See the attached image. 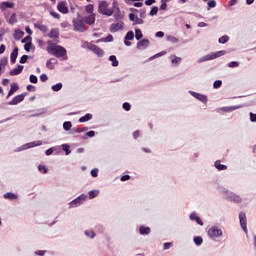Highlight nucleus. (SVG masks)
I'll return each instance as SVG.
<instances>
[{
  "instance_id": "31",
  "label": "nucleus",
  "mask_w": 256,
  "mask_h": 256,
  "mask_svg": "<svg viewBox=\"0 0 256 256\" xmlns=\"http://www.w3.org/2000/svg\"><path fill=\"white\" fill-rule=\"evenodd\" d=\"M8 23H9L10 25H15V23H17V14L13 13V14L10 16V19H9Z\"/></svg>"
},
{
  "instance_id": "13",
  "label": "nucleus",
  "mask_w": 256,
  "mask_h": 256,
  "mask_svg": "<svg viewBox=\"0 0 256 256\" xmlns=\"http://www.w3.org/2000/svg\"><path fill=\"white\" fill-rule=\"evenodd\" d=\"M113 8L115 9L114 17L115 19H123V14H121V10H119V6L117 5V2H113Z\"/></svg>"
},
{
  "instance_id": "45",
  "label": "nucleus",
  "mask_w": 256,
  "mask_h": 256,
  "mask_svg": "<svg viewBox=\"0 0 256 256\" xmlns=\"http://www.w3.org/2000/svg\"><path fill=\"white\" fill-rule=\"evenodd\" d=\"M86 13H93V4H89L85 8Z\"/></svg>"
},
{
  "instance_id": "26",
  "label": "nucleus",
  "mask_w": 256,
  "mask_h": 256,
  "mask_svg": "<svg viewBox=\"0 0 256 256\" xmlns=\"http://www.w3.org/2000/svg\"><path fill=\"white\" fill-rule=\"evenodd\" d=\"M243 108V105H239V106H232V107H225L223 108L224 111H226L227 113L231 112V111H235L237 109H241Z\"/></svg>"
},
{
  "instance_id": "57",
  "label": "nucleus",
  "mask_w": 256,
  "mask_h": 256,
  "mask_svg": "<svg viewBox=\"0 0 256 256\" xmlns=\"http://www.w3.org/2000/svg\"><path fill=\"white\" fill-rule=\"evenodd\" d=\"M181 62V58L174 56V58L172 59V63H180Z\"/></svg>"
},
{
  "instance_id": "41",
  "label": "nucleus",
  "mask_w": 256,
  "mask_h": 256,
  "mask_svg": "<svg viewBox=\"0 0 256 256\" xmlns=\"http://www.w3.org/2000/svg\"><path fill=\"white\" fill-rule=\"evenodd\" d=\"M71 127H72L71 122H64V124H63L64 131H69V129H71Z\"/></svg>"
},
{
  "instance_id": "55",
  "label": "nucleus",
  "mask_w": 256,
  "mask_h": 256,
  "mask_svg": "<svg viewBox=\"0 0 256 256\" xmlns=\"http://www.w3.org/2000/svg\"><path fill=\"white\" fill-rule=\"evenodd\" d=\"M51 17H54V19H59L60 15L57 12H50Z\"/></svg>"
},
{
  "instance_id": "40",
  "label": "nucleus",
  "mask_w": 256,
  "mask_h": 256,
  "mask_svg": "<svg viewBox=\"0 0 256 256\" xmlns=\"http://www.w3.org/2000/svg\"><path fill=\"white\" fill-rule=\"evenodd\" d=\"M53 59H49L47 62H46V67L47 69H55V66L53 65Z\"/></svg>"
},
{
  "instance_id": "17",
  "label": "nucleus",
  "mask_w": 256,
  "mask_h": 256,
  "mask_svg": "<svg viewBox=\"0 0 256 256\" xmlns=\"http://www.w3.org/2000/svg\"><path fill=\"white\" fill-rule=\"evenodd\" d=\"M16 91H19V85L17 83H12L11 88L8 92V97H11V95H13V93H15Z\"/></svg>"
},
{
  "instance_id": "11",
  "label": "nucleus",
  "mask_w": 256,
  "mask_h": 256,
  "mask_svg": "<svg viewBox=\"0 0 256 256\" xmlns=\"http://www.w3.org/2000/svg\"><path fill=\"white\" fill-rule=\"evenodd\" d=\"M123 29V22H117L110 26L111 33H117V31H121Z\"/></svg>"
},
{
  "instance_id": "6",
  "label": "nucleus",
  "mask_w": 256,
  "mask_h": 256,
  "mask_svg": "<svg viewBox=\"0 0 256 256\" xmlns=\"http://www.w3.org/2000/svg\"><path fill=\"white\" fill-rule=\"evenodd\" d=\"M73 25L75 31H79L80 33H83L85 31V24L83 23V20H73Z\"/></svg>"
},
{
  "instance_id": "53",
  "label": "nucleus",
  "mask_w": 256,
  "mask_h": 256,
  "mask_svg": "<svg viewBox=\"0 0 256 256\" xmlns=\"http://www.w3.org/2000/svg\"><path fill=\"white\" fill-rule=\"evenodd\" d=\"M38 170L39 171H43V173H47V167H45V166H43V165H40V166H38Z\"/></svg>"
},
{
  "instance_id": "3",
  "label": "nucleus",
  "mask_w": 256,
  "mask_h": 256,
  "mask_svg": "<svg viewBox=\"0 0 256 256\" xmlns=\"http://www.w3.org/2000/svg\"><path fill=\"white\" fill-rule=\"evenodd\" d=\"M222 55H225V51H218L215 53L208 54L198 60V63H203L205 61H211L213 59H217V57H222Z\"/></svg>"
},
{
  "instance_id": "29",
  "label": "nucleus",
  "mask_w": 256,
  "mask_h": 256,
  "mask_svg": "<svg viewBox=\"0 0 256 256\" xmlns=\"http://www.w3.org/2000/svg\"><path fill=\"white\" fill-rule=\"evenodd\" d=\"M215 167H216V169H218V171H225V169H227V167L225 165L221 164L220 161L215 162Z\"/></svg>"
},
{
  "instance_id": "14",
  "label": "nucleus",
  "mask_w": 256,
  "mask_h": 256,
  "mask_svg": "<svg viewBox=\"0 0 256 256\" xmlns=\"http://www.w3.org/2000/svg\"><path fill=\"white\" fill-rule=\"evenodd\" d=\"M23 73V65H19L17 68H14L10 71L11 77H15V75H21Z\"/></svg>"
},
{
  "instance_id": "51",
  "label": "nucleus",
  "mask_w": 256,
  "mask_h": 256,
  "mask_svg": "<svg viewBox=\"0 0 256 256\" xmlns=\"http://www.w3.org/2000/svg\"><path fill=\"white\" fill-rule=\"evenodd\" d=\"M171 247H173V243H171V242L164 243V249L165 250L171 249Z\"/></svg>"
},
{
  "instance_id": "52",
  "label": "nucleus",
  "mask_w": 256,
  "mask_h": 256,
  "mask_svg": "<svg viewBox=\"0 0 256 256\" xmlns=\"http://www.w3.org/2000/svg\"><path fill=\"white\" fill-rule=\"evenodd\" d=\"M238 65H239V62L232 61L228 64V67L233 68V67H237Z\"/></svg>"
},
{
  "instance_id": "61",
  "label": "nucleus",
  "mask_w": 256,
  "mask_h": 256,
  "mask_svg": "<svg viewBox=\"0 0 256 256\" xmlns=\"http://www.w3.org/2000/svg\"><path fill=\"white\" fill-rule=\"evenodd\" d=\"M160 9L162 11H165L167 9V2H162L161 6H160Z\"/></svg>"
},
{
  "instance_id": "62",
  "label": "nucleus",
  "mask_w": 256,
  "mask_h": 256,
  "mask_svg": "<svg viewBox=\"0 0 256 256\" xmlns=\"http://www.w3.org/2000/svg\"><path fill=\"white\" fill-rule=\"evenodd\" d=\"M25 51H31V43H27L24 45Z\"/></svg>"
},
{
  "instance_id": "59",
  "label": "nucleus",
  "mask_w": 256,
  "mask_h": 256,
  "mask_svg": "<svg viewBox=\"0 0 256 256\" xmlns=\"http://www.w3.org/2000/svg\"><path fill=\"white\" fill-rule=\"evenodd\" d=\"M87 137H95V131L91 130L89 132L86 133Z\"/></svg>"
},
{
  "instance_id": "20",
  "label": "nucleus",
  "mask_w": 256,
  "mask_h": 256,
  "mask_svg": "<svg viewBox=\"0 0 256 256\" xmlns=\"http://www.w3.org/2000/svg\"><path fill=\"white\" fill-rule=\"evenodd\" d=\"M87 25H93L95 23V14H91L90 16L84 19Z\"/></svg>"
},
{
  "instance_id": "10",
  "label": "nucleus",
  "mask_w": 256,
  "mask_h": 256,
  "mask_svg": "<svg viewBox=\"0 0 256 256\" xmlns=\"http://www.w3.org/2000/svg\"><path fill=\"white\" fill-rule=\"evenodd\" d=\"M40 145H43V141H41V140L30 142V143L24 145L21 150L23 151L25 149H31V147H39Z\"/></svg>"
},
{
  "instance_id": "37",
  "label": "nucleus",
  "mask_w": 256,
  "mask_h": 256,
  "mask_svg": "<svg viewBox=\"0 0 256 256\" xmlns=\"http://www.w3.org/2000/svg\"><path fill=\"white\" fill-rule=\"evenodd\" d=\"M157 13H159V7L153 6L152 9H151V11H150L151 17L157 15Z\"/></svg>"
},
{
  "instance_id": "36",
  "label": "nucleus",
  "mask_w": 256,
  "mask_h": 256,
  "mask_svg": "<svg viewBox=\"0 0 256 256\" xmlns=\"http://www.w3.org/2000/svg\"><path fill=\"white\" fill-rule=\"evenodd\" d=\"M219 43H221L222 45H225V43H227V41H229V36L224 35L221 38H219Z\"/></svg>"
},
{
  "instance_id": "50",
  "label": "nucleus",
  "mask_w": 256,
  "mask_h": 256,
  "mask_svg": "<svg viewBox=\"0 0 256 256\" xmlns=\"http://www.w3.org/2000/svg\"><path fill=\"white\" fill-rule=\"evenodd\" d=\"M27 59H29V56L27 55H23L21 58H20V63H27Z\"/></svg>"
},
{
  "instance_id": "30",
  "label": "nucleus",
  "mask_w": 256,
  "mask_h": 256,
  "mask_svg": "<svg viewBox=\"0 0 256 256\" xmlns=\"http://www.w3.org/2000/svg\"><path fill=\"white\" fill-rule=\"evenodd\" d=\"M4 199H10V200L17 199V194L8 192V193L4 194Z\"/></svg>"
},
{
  "instance_id": "4",
  "label": "nucleus",
  "mask_w": 256,
  "mask_h": 256,
  "mask_svg": "<svg viewBox=\"0 0 256 256\" xmlns=\"http://www.w3.org/2000/svg\"><path fill=\"white\" fill-rule=\"evenodd\" d=\"M208 235L211 239H217V237H221V235H223V231L218 227L213 226L208 230Z\"/></svg>"
},
{
  "instance_id": "16",
  "label": "nucleus",
  "mask_w": 256,
  "mask_h": 256,
  "mask_svg": "<svg viewBox=\"0 0 256 256\" xmlns=\"http://www.w3.org/2000/svg\"><path fill=\"white\" fill-rule=\"evenodd\" d=\"M25 99V95L21 94V95H17L16 97H14L11 101V105H17L19 103H21V101H23Z\"/></svg>"
},
{
  "instance_id": "27",
  "label": "nucleus",
  "mask_w": 256,
  "mask_h": 256,
  "mask_svg": "<svg viewBox=\"0 0 256 256\" xmlns=\"http://www.w3.org/2000/svg\"><path fill=\"white\" fill-rule=\"evenodd\" d=\"M133 39H135V33H133V31H128L126 36H125V40L126 41H133Z\"/></svg>"
},
{
  "instance_id": "32",
  "label": "nucleus",
  "mask_w": 256,
  "mask_h": 256,
  "mask_svg": "<svg viewBox=\"0 0 256 256\" xmlns=\"http://www.w3.org/2000/svg\"><path fill=\"white\" fill-rule=\"evenodd\" d=\"M101 41H104L105 43H109V42L113 41V35H108L106 38L97 40L96 43H101Z\"/></svg>"
},
{
  "instance_id": "2",
  "label": "nucleus",
  "mask_w": 256,
  "mask_h": 256,
  "mask_svg": "<svg viewBox=\"0 0 256 256\" xmlns=\"http://www.w3.org/2000/svg\"><path fill=\"white\" fill-rule=\"evenodd\" d=\"M98 11L102 15H106L107 17H111L113 15L114 10L113 8H109V4L107 1H101L98 6Z\"/></svg>"
},
{
  "instance_id": "33",
  "label": "nucleus",
  "mask_w": 256,
  "mask_h": 256,
  "mask_svg": "<svg viewBox=\"0 0 256 256\" xmlns=\"http://www.w3.org/2000/svg\"><path fill=\"white\" fill-rule=\"evenodd\" d=\"M135 38L137 39V41L143 38V32H141V29L135 30Z\"/></svg>"
},
{
  "instance_id": "21",
  "label": "nucleus",
  "mask_w": 256,
  "mask_h": 256,
  "mask_svg": "<svg viewBox=\"0 0 256 256\" xmlns=\"http://www.w3.org/2000/svg\"><path fill=\"white\" fill-rule=\"evenodd\" d=\"M194 95V97L196 99H198L199 101H202V103H207V96L205 95H201V94H197V93H192Z\"/></svg>"
},
{
  "instance_id": "60",
  "label": "nucleus",
  "mask_w": 256,
  "mask_h": 256,
  "mask_svg": "<svg viewBox=\"0 0 256 256\" xmlns=\"http://www.w3.org/2000/svg\"><path fill=\"white\" fill-rule=\"evenodd\" d=\"M131 179V176L129 175H124L121 177V181H129Z\"/></svg>"
},
{
  "instance_id": "25",
  "label": "nucleus",
  "mask_w": 256,
  "mask_h": 256,
  "mask_svg": "<svg viewBox=\"0 0 256 256\" xmlns=\"http://www.w3.org/2000/svg\"><path fill=\"white\" fill-rule=\"evenodd\" d=\"M109 61L112 62V67H119V61L117 60V57L115 55H111L109 57Z\"/></svg>"
},
{
  "instance_id": "28",
  "label": "nucleus",
  "mask_w": 256,
  "mask_h": 256,
  "mask_svg": "<svg viewBox=\"0 0 256 256\" xmlns=\"http://www.w3.org/2000/svg\"><path fill=\"white\" fill-rule=\"evenodd\" d=\"M7 61H8L7 58H2L0 60V75L3 69H5V67L7 66Z\"/></svg>"
},
{
  "instance_id": "63",
  "label": "nucleus",
  "mask_w": 256,
  "mask_h": 256,
  "mask_svg": "<svg viewBox=\"0 0 256 256\" xmlns=\"http://www.w3.org/2000/svg\"><path fill=\"white\" fill-rule=\"evenodd\" d=\"M55 148H49L48 150H46V155H53V151Z\"/></svg>"
},
{
  "instance_id": "12",
  "label": "nucleus",
  "mask_w": 256,
  "mask_h": 256,
  "mask_svg": "<svg viewBox=\"0 0 256 256\" xmlns=\"http://www.w3.org/2000/svg\"><path fill=\"white\" fill-rule=\"evenodd\" d=\"M149 47V40L143 39L137 43V49L143 50Z\"/></svg>"
},
{
  "instance_id": "18",
  "label": "nucleus",
  "mask_w": 256,
  "mask_h": 256,
  "mask_svg": "<svg viewBox=\"0 0 256 256\" xmlns=\"http://www.w3.org/2000/svg\"><path fill=\"white\" fill-rule=\"evenodd\" d=\"M34 27L35 29H39V31H41L42 33H47V31H49V29L41 23L34 24Z\"/></svg>"
},
{
  "instance_id": "23",
  "label": "nucleus",
  "mask_w": 256,
  "mask_h": 256,
  "mask_svg": "<svg viewBox=\"0 0 256 256\" xmlns=\"http://www.w3.org/2000/svg\"><path fill=\"white\" fill-rule=\"evenodd\" d=\"M149 233H151V228L145 226L140 227V235H149Z\"/></svg>"
},
{
  "instance_id": "43",
  "label": "nucleus",
  "mask_w": 256,
  "mask_h": 256,
  "mask_svg": "<svg viewBox=\"0 0 256 256\" xmlns=\"http://www.w3.org/2000/svg\"><path fill=\"white\" fill-rule=\"evenodd\" d=\"M223 85V82L221 80H216L213 84L214 89H219Z\"/></svg>"
},
{
  "instance_id": "38",
  "label": "nucleus",
  "mask_w": 256,
  "mask_h": 256,
  "mask_svg": "<svg viewBox=\"0 0 256 256\" xmlns=\"http://www.w3.org/2000/svg\"><path fill=\"white\" fill-rule=\"evenodd\" d=\"M194 243L195 245H201L203 243V238L201 236L194 237Z\"/></svg>"
},
{
  "instance_id": "35",
  "label": "nucleus",
  "mask_w": 256,
  "mask_h": 256,
  "mask_svg": "<svg viewBox=\"0 0 256 256\" xmlns=\"http://www.w3.org/2000/svg\"><path fill=\"white\" fill-rule=\"evenodd\" d=\"M98 195H99L98 190H92L89 192V199H95V197H97Z\"/></svg>"
},
{
  "instance_id": "5",
  "label": "nucleus",
  "mask_w": 256,
  "mask_h": 256,
  "mask_svg": "<svg viewBox=\"0 0 256 256\" xmlns=\"http://www.w3.org/2000/svg\"><path fill=\"white\" fill-rule=\"evenodd\" d=\"M87 47L90 51H93V53H95V55H97L98 57H103L104 55L103 49L99 48V46L95 44H88Z\"/></svg>"
},
{
  "instance_id": "46",
  "label": "nucleus",
  "mask_w": 256,
  "mask_h": 256,
  "mask_svg": "<svg viewBox=\"0 0 256 256\" xmlns=\"http://www.w3.org/2000/svg\"><path fill=\"white\" fill-rule=\"evenodd\" d=\"M85 235H87V237H91V239H93V237H95V232H93L91 230H87V231H85Z\"/></svg>"
},
{
  "instance_id": "64",
  "label": "nucleus",
  "mask_w": 256,
  "mask_h": 256,
  "mask_svg": "<svg viewBox=\"0 0 256 256\" xmlns=\"http://www.w3.org/2000/svg\"><path fill=\"white\" fill-rule=\"evenodd\" d=\"M156 37H165V33L162 31H159L156 33Z\"/></svg>"
},
{
  "instance_id": "47",
  "label": "nucleus",
  "mask_w": 256,
  "mask_h": 256,
  "mask_svg": "<svg viewBox=\"0 0 256 256\" xmlns=\"http://www.w3.org/2000/svg\"><path fill=\"white\" fill-rule=\"evenodd\" d=\"M208 7L213 9L214 7H217V2L215 0H211L208 2Z\"/></svg>"
},
{
  "instance_id": "8",
  "label": "nucleus",
  "mask_w": 256,
  "mask_h": 256,
  "mask_svg": "<svg viewBox=\"0 0 256 256\" xmlns=\"http://www.w3.org/2000/svg\"><path fill=\"white\" fill-rule=\"evenodd\" d=\"M87 199V196L85 195H80L78 198L74 199L72 202H70V207H78V205H81L83 201Z\"/></svg>"
},
{
  "instance_id": "54",
  "label": "nucleus",
  "mask_w": 256,
  "mask_h": 256,
  "mask_svg": "<svg viewBox=\"0 0 256 256\" xmlns=\"http://www.w3.org/2000/svg\"><path fill=\"white\" fill-rule=\"evenodd\" d=\"M250 120L252 121V123H255L256 122V114L254 113H250Z\"/></svg>"
},
{
  "instance_id": "15",
  "label": "nucleus",
  "mask_w": 256,
  "mask_h": 256,
  "mask_svg": "<svg viewBox=\"0 0 256 256\" xmlns=\"http://www.w3.org/2000/svg\"><path fill=\"white\" fill-rule=\"evenodd\" d=\"M18 55H19V48L15 47L12 53L10 54L11 63H15L17 61Z\"/></svg>"
},
{
  "instance_id": "7",
  "label": "nucleus",
  "mask_w": 256,
  "mask_h": 256,
  "mask_svg": "<svg viewBox=\"0 0 256 256\" xmlns=\"http://www.w3.org/2000/svg\"><path fill=\"white\" fill-rule=\"evenodd\" d=\"M239 219H240V225L244 233H247V216H245V213L240 212Z\"/></svg>"
},
{
  "instance_id": "9",
  "label": "nucleus",
  "mask_w": 256,
  "mask_h": 256,
  "mask_svg": "<svg viewBox=\"0 0 256 256\" xmlns=\"http://www.w3.org/2000/svg\"><path fill=\"white\" fill-rule=\"evenodd\" d=\"M57 9L60 13L67 14L69 13V8L67 7V2H59L57 5Z\"/></svg>"
},
{
  "instance_id": "22",
  "label": "nucleus",
  "mask_w": 256,
  "mask_h": 256,
  "mask_svg": "<svg viewBox=\"0 0 256 256\" xmlns=\"http://www.w3.org/2000/svg\"><path fill=\"white\" fill-rule=\"evenodd\" d=\"M48 37H50V39H57L59 37V30L52 29L51 32L48 34Z\"/></svg>"
},
{
  "instance_id": "44",
  "label": "nucleus",
  "mask_w": 256,
  "mask_h": 256,
  "mask_svg": "<svg viewBox=\"0 0 256 256\" xmlns=\"http://www.w3.org/2000/svg\"><path fill=\"white\" fill-rule=\"evenodd\" d=\"M231 199H232V201H234V203H240L241 202V197H239L237 195H232Z\"/></svg>"
},
{
  "instance_id": "19",
  "label": "nucleus",
  "mask_w": 256,
  "mask_h": 256,
  "mask_svg": "<svg viewBox=\"0 0 256 256\" xmlns=\"http://www.w3.org/2000/svg\"><path fill=\"white\" fill-rule=\"evenodd\" d=\"M1 9H13L15 7V4L13 2H2L0 4Z\"/></svg>"
},
{
  "instance_id": "34",
  "label": "nucleus",
  "mask_w": 256,
  "mask_h": 256,
  "mask_svg": "<svg viewBox=\"0 0 256 256\" xmlns=\"http://www.w3.org/2000/svg\"><path fill=\"white\" fill-rule=\"evenodd\" d=\"M61 89H63V84L62 83H57L56 85L52 86V91H61Z\"/></svg>"
},
{
  "instance_id": "39",
  "label": "nucleus",
  "mask_w": 256,
  "mask_h": 256,
  "mask_svg": "<svg viewBox=\"0 0 256 256\" xmlns=\"http://www.w3.org/2000/svg\"><path fill=\"white\" fill-rule=\"evenodd\" d=\"M167 41H170V43H179V39H177L175 36H167Z\"/></svg>"
},
{
  "instance_id": "56",
  "label": "nucleus",
  "mask_w": 256,
  "mask_h": 256,
  "mask_svg": "<svg viewBox=\"0 0 256 256\" xmlns=\"http://www.w3.org/2000/svg\"><path fill=\"white\" fill-rule=\"evenodd\" d=\"M47 79H49V78L46 76V74H42L40 76V81H42L43 83H45V81H47Z\"/></svg>"
},
{
  "instance_id": "1",
  "label": "nucleus",
  "mask_w": 256,
  "mask_h": 256,
  "mask_svg": "<svg viewBox=\"0 0 256 256\" xmlns=\"http://www.w3.org/2000/svg\"><path fill=\"white\" fill-rule=\"evenodd\" d=\"M48 45L49 46L46 48V51L50 55H54V57H57L58 59L67 56V50L63 46L53 44L50 41L48 42Z\"/></svg>"
},
{
  "instance_id": "49",
  "label": "nucleus",
  "mask_w": 256,
  "mask_h": 256,
  "mask_svg": "<svg viewBox=\"0 0 256 256\" xmlns=\"http://www.w3.org/2000/svg\"><path fill=\"white\" fill-rule=\"evenodd\" d=\"M38 79L37 76L31 74L30 75V83H37Z\"/></svg>"
},
{
  "instance_id": "24",
  "label": "nucleus",
  "mask_w": 256,
  "mask_h": 256,
  "mask_svg": "<svg viewBox=\"0 0 256 256\" xmlns=\"http://www.w3.org/2000/svg\"><path fill=\"white\" fill-rule=\"evenodd\" d=\"M91 119H93V115H91V114H86L85 116H82V117L79 119V122H80V123H86V121H91Z\"/></svg>"
},
{
  "instance_id": "48",
  "label": "nucleus",
  "mask_w": 256,
  "mask_h": 256,
  "mask_svg": "<svg viewBox=\"0 0 256 256\" xmlns=\"http://www.w3.org/2000/svg\"><path fill=\"white\" fill-rule=\"evenodd\" d=\"M123 109H124L125 111H131V104L125 102V103L123 104Z\"/></svg>"
},
{
  "instance_id": "58",
  "label": "nucleus",
  "mask_w": 256,
  "mask_h": 256,
  "mask_svg": "<svg viewBox=\"0 0 256 256\" xmlns=\"http://www.w3.org/2000/svg\"><path fill=\"white\" fill-rule=\"evenodd\" d=\"M97 173H99V170H98V169H93V170H91V175H92V177H97Z\"/></svg>"
},
{
  "instance_id": "42",
  "label": "nucleus",
  "mask_w": 256,
  "mask_h": 256,
  "mask_svg": "<svg viewBox=\"0 0 256 256\" xmlns=\"http://www.w3.org/2000/svg\"><path fill=\"white\" fill-rule=\"evenodd\" d=\"M62 149H63V151H65L66 155H70L71 154V150H69V145L63 144L62 145Z\"/></svg>"
}]
</instances>
